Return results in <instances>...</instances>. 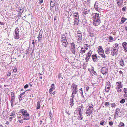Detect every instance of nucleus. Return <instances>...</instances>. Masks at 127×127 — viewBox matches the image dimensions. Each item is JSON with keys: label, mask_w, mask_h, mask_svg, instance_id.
Segmentation results:
<instances>
[{"label": "nucleus", "mask_w": 127, "mask_h": 127, "mask_svg": "<svg viewBox=\"0 0 127 127\" xmlns=\"http://www.w3.org/2000/svg\"><path fill=\"white\" fill-rule=\"evenodd\" d=\"M95 15L93 17V20L100 18L99 16V15L97 13H95Z\"/></svg>", "instance_id": "nucleus-17"}, {"label": "nucleus", "mask_w": 127, "mask_h": 127, "mask_svg": "<svg viewBox=\"0 0 127 127\" xmlns=\"http://www.w3.org/2000/svg\"><path fill=\"white\" fill-rule=\"evenodd\" d=\"M111 107H115V103H112L111 104Z\"/></svg>", "instance_id": "nucleus-55"}, {"label": "nucleus", "mask_w": 127, "mask_h": 127, "mask_svg": "<svg viewBox=\"0 0 127 127\" xmlns=\"http://www.w3.org/2000/svg\"><path fill=\"white\" fill-rule=\"evenodd\" d=\"M43 31L41 30L39 32L38 36V41H39L41 39L42 37V34Z\"/></svg>", "instance_id": "nucleus-14"}, {"label": "nucleus", "mask_w": 127, "mask_h": 127, "mask_svg": "<svg viewBox=\"0 0 127 127\" xmlns=\"http://www.w3.org/2000/svg\"><path fill=\"white\" fill-rule=\"evenodd\" d=\"M116 85L117 86V87L116 89H120L122 88L123 85L121 83V82H116Z\"/></svg>", "instance_id": "nucleus-8"}, {"label": "nucleus", "mask_w": 127, "mask_h": 127, "mask_svg": "<svg viewBox=\"0 0 127 127\" xmlns=\"http://www.w3.org/2000/svg\"><path fill=\"white\" fill-rule=\"evenodd\" d=\"M113 122H110L109 123V124L111 126L113 125Z\"/></svg>", "instance_id": "nucleus-61"}, {"label": "nucleus", "mask_w": 127, "mask_h": 127, "mask_svg": "<svg viewBox=\"0 0 127 127\" xmlns=\"http://www.w3.org/2000/svg\"><path fill=\"white\" fill-rule=\"evenodd\" d=\"M105 105L106 106H109V102H106L105 103Z\"/></svg>", "instance_id": "nucleus-48"}, {"label": "nucleus", "mask_w": 127, "mask_h": 127, "mask_svg": "<svg viewBox=\"0 0 127 127\" xmlns=\"http://www.w3.org/2000/svg\"><path fill=\"white\" fill-rule=\"evenodd\" d=\"M120 111V110L119 108H117L114 114L115 117H117L118 116L119 113Z\"/></svg>", "instance_id": "nucleus-15"}, {"label": "nucleus", "mask_w": 127, "mask_h": 127, "mask_svg": "<svg viewBox=\"0 0 127 127\" xmlns=\"http://www.w3.org/2000/svg\"><path fill=\"white\" fill-rule=\"evenodd\" d=\"M5 91L6 94H8L9 91V89L8 88L6 89L5 90Z\"/></svg>", "instance_id": "nucleus-46"}, {"label": "nucleus", "mask_w": 127, "mask_h": 127, "mask_svg": "<svg viewBox=\"0 0 127 127\" xmlns=\"http://www.w3.org/2000/svg\"><path fill=\"white\" fill-rule=\"evenodd\" d=\"M92 58L93 60L95 63L97 62L98 61L97 57L96 54H94L92 55Z\"/></svg>", "instance_id": "nucleus-9"}, {"label": "nucleus", "mask_w": 127, "mask_h": 127, "mask_svg": "<svg viewBox=\"0 0 127 127\" xmlns=\"http://www.w3.org/2000/svg\"><path fill=\"white\" fill-rule=\"evenodd\" d=\"M86 108L91 109H92V110H94L93 107V105H92V106H89V107L88 108L87 107Z\"/></svg>", "instance_id": "nucleus-42"}, {"label": "nucleus", "mask_w": 127, "mask_h": 127, "mask_svg": "<svg viewBox=\"0 0 127 127\" xmlns=\"http://www.w3.org/2000/svg\"><path fill=\"white\" fill-rule=\"evenodd\" d=\"M119 127H124V124L123 123L120 122L119 124Z\"/></svg>", "instance_id": "nucleus-37"}, {"label": "nucleus", "mask_w": 127, "mask_h": 127, "mask_svg": "<svg viewBox=\"0 0 127 127\" xmlns=\"http://www.w3.org/2000/svg\"><path fill=\"white\" fill-rule=\"evenodd\" d=\"M20 112L23 114L24 117H22L24 120H28L30 119L29 114L27 112V110L24 109H22L20 111Z\"/></svg>", "instance_id": "nucleus-1"}, {"label": "nucleus", "mask_w": 127, "mask_h": 127, "mask_svg": "<svg viewBox=\"0 0 127 127\" xmlns=\"http://www.w3.org/2000/svg\"><path fill=\"white\" fill-rule=\"evenodd\" d=\"M24 10L23 11H21V9H20V10L19 12V13L20 14V15H21V14L23 12Z\"/></svg>", "instance_id": "nucleus-58"}, {"label": "nucleus", "mask_w": 127, "mask_h": 127, "mask_svg": "<svg viewBox=\"0 0 127 127\" xmlns=\"http://www.w3.org/2000/svg\"><path fill=\"white\" fill-rule=\"evenodd\" d=\"M127 19L126 18H125L124 17H123L122 18L121 22H122V23H124L125 21L127 20Z\"/></svg>", "instance_id": "nucleus-35"}, {"label": "nucleus", "mask_w": 127, "mask_h": 127, "mask_svg": "<svg viewBox=\"0 0 127 127\" xmlns=\"http://www.w3.org/2000/svg\"><path fill=\"white\" fill-rule=\"evenodd\" d=\"M75 48V44L73 42L71 44L70 48Z\"/></svg>", "instance_id": "nucleus-36"}, {"label": "nucleus", "mask_w": 127, "mask_h": 127, "mask_svg": "<svg viewBox=\"0 0 127 127\" xmlns=\"http://www.w3.org/2000/svg\"><path fill=\"white\" fill-rule=\"evenodd\" d=\"M73 94H73V92H72L71 95V97L73 98L74 97V95H73Z\"/></svg>", "instance_id": "nucleus-63"}, {"label": "nucleus", "mask_w": 127, "mask_h": 127, "mask_svg": "<svg viewBox=\"0 0 127 127\" xmlns=\"http://www.w3.org/2000/svg\"><path fill=\"white\" fill-rule=\"evenodd\" d=\"M84 107L82 105H81L79 106L78 110L79 111V113L83 114V109Z\"/></svg>", "instance_id": "nucleus-11"}, {"label": "nucleus", "mask_w": 127, "mask_h": 127, "mask_svg": "<svg viewBox=\"0 0 127 127\" xmlns=\"http://www.w3.org/2000/svg\"><path fill=\"white\" fill-rule=\"evenodd\" d=\"M124 93H127V89L124 88Z\"/></svg>", "instance_id": "nucleus-49"}, {"label": "nucleus", "mask_w": 127, "mask_h": 127, "mask_svg": "<svg viewBox=\"0 0 127 127\" xmlns=\"http://www.w3.org/2000/svg\"><path fill=\"white\" fill-rule=\"evenodd\" d=\"M90 0H87V3L89 4H90Z\"/></svg>", "instance_id": "nucleus-62"}, {"label": "nucleus", "mask_w": 127, "mask_h": 127, "mask_svg": "<svg viewBox=\"0 0 127 127\" xmlns=\"http://www.w3.org/2000/svg\"><path fill=\"white\" fill-rule=\"evenodd\" d=\"M113 47L114 48H116L118 50L119 48L118 44L117 43H115L114 44Z\"/></svg>", "instance_id": "nucleus-29"}, {"label": "nucleus", "mask_w": 127, "mask_h": 127, "mask_svg": "<svg viewBox=\"0 0 127 127\" xmlns=\"http://www.w3.org/2000/svg\"><path fill=\"white\" fill-rule=\"evenodd\" d=\"M93 69H92V72L95 75H97V74L96 72L94 70L93 68Z\"/></svg>", "instance_id": "nucleus-39"}, {"label": "nucleus", "mask_w": 127, "mask_h": 127, "mask_svg": "<svg viewBox=\"0 0 127 127\" xmlns=\"http://www.w3.org/2000/svg\"><path fill=\"white\" fill-rule=\"evenodd\" d=\"M77 34H82V32L80 31H77Z\"/></svg>", "instance_id": "nucleus-51"}, {"label": "nucleus", "mask_w": 127, "mask_h": 127, "mask_svg": "<svg viewBox=\"0 0 127 127\" xmlns=\"http://www.w3.org/2000/svg\"><path fill=\"white\" fill-rule=\"evenodd\" d=\"M124 61L123 59H121L120 61V64L122 66H123L124 65Z\"/></svg>", "instance_id": "nucleus-34"}, {"label": "nucleus", "mask_w": 127, "mask_h": 127, "mask_svg": "<svg viewBox=\"0 0 127 127\" xmlns=\"http://www.w3.org/2000/svg\"><path fill=\"white\" fill-rule=\"evenodd\" d=\"M40 108V102L38 101L37 103L36 108L37 109H39Z\"/></svg>", "instance_id": "nucleus-32"}, {"label": "nucleus", "mask_w": 127, "mask_h": 127, "mask_svg": "<svg viewBox=\"0 0 127 127\" xmlns=\"http://www.w3.org/2000/svg\"><path fill=\"white\" fill-rule=\"evenodd\" d=\"M81 96H82L83 97H84V96H83V92H82V88H81V89L80 90H81Z\"/></svg>", "instance_id": "nucleus-59"}, {"label": "nucleus", "mask_w": 127, "mask_h": 127, "mask_svg": "<svg viewBox=\"0 0 127 127\" xmlns=\"http://www.w3.org/2000/svg\"><path fill=\"white\" fill-rule=\"evenodd\" d=\"M108 71V69L106 67H103L101 69V72L102 73L103 75H106Z\"/></svg>", "instance_id": "nucleus-6"}, {"label": "nucleus", "mask_w": 127, "mask_h": 127, "mask_svg": "<svg viewBox=\"0 0 127 127\" xmlns=\"http://www.w3.org/2000/svg\"><path fill=\"white\" fill-rule=\"evenodd\" d=\"M109 39L110 40H113V37L112 36H110L109 37Z\"/></svg>", "instance_id": "nucleus-57"}, {"label": "nucleus", "mask_w": 127, "mask_h": 127, "mask_svg": "<svg viewBox=\"0 0 127 127\" xmlns=\"http://www.w3.org/2000/svg\"><path fill=\"white\" fill-rule=\"evenodd\" d=\"M74 24L78 25L79 22V18L77 17V18H74Z\"/></svg>", "instance_id": "nucleus-16"}, {"label": "nucleus", "mask_w": 127, "mask_h": 127, "mask_svg": "<svg viewBox=\"0 0 127 127\" xmlns=\"http://www.w3.org/2000/svg\"><path fill=\"white\" fill-rule=\"evenodd\" d=\"M122 45L124 49L125 52L127 51V43L125 42H124L122 44Z\"/></svg>", "instance_id": "nucleus-13"}, {"label": "nucleus", "mask_w": 127, "mask_h": 127, "mask_svg": "<svg viewBox=\"0 0 127 127\" xmlns=\"http://www.w3.org/2000/svg\"><path fill=\"white\" fill-rule=\"evenodd\" d=\"M105 91L106 92H109V90L106 88V87H105Z\"/></svg>", "instance_id": "nucleus-54"}, {"label": "nucleus", "mask_w": 127, "mask_h": 127, "mask_svg": "<svg viewBox=\"0 0 127 127\" xmlns=\"http://www.w3.org/2000/svg\"><path fill=\"white\" fill-rule=\"evenodd\" d=\"M20 96V97L19 98V99L20 101H21L22 99V97L21 96L22 95H19Z\"/></svg>", "instance_id": "nucleus-64"}, {"label": "nucleus", "mask_w": 127, "mask_h": 127, "mask_svg": "<svg viewBox=\"0 0 127 127\" xmlns=\"http://www.w3.org/2000/svg\"><path fill=\"white\" fill-rule=\"evenodd\" d=\"M107 86H108L110 87L111 86V84L110 83L109 81H108L106 83V87Z\"/></svg>", "instance_id": "nucleus-40"}, {"label": "nucleus", "mask_w": 127, "mask_h": 127, "mask_svg": "<svg viewBox=\"0 0 127 127\" xmlns=\"http://www.w3.org/2000/svg\"><path fill=\"white\" fill-rule=\"evenodd\" d=\"M74 100L73 98L71 97L70 99V104L71 106H73L74 103H73Z\"/></svg>", "instance_id": "nucleus-25"}, {"label": "nucleus", "mask_w": 127, "mask_h": 127, "mask_svg": "<svg viewBox=\"0 0 127 127\" xmlns=\"http://www.w3.org/2000/svg\"><path fill=\"white\" fill-rule=\"evenodd\" d=\"M39 3L40 4L42 3L43 2V0H39Z\"/></svg>", "instance_id": "nucleus-60"}, {"label": "nucleus", "mask_w": 127, "mask_h": 127, "mask_svg": "<svg viewBox=\"0 0 127 127\" xmlns=\"http://www.w3.org/2000/svg\"><path fill=\"white\" fill-rule=\"evenodd\" d=\"M86 51V50L85 49V48L83 47L81 48V50L80 51V53L82 54L84 53Z\"/></svg>", "instance_id": "nucleus-26"}, {"label": "nucleus", "mask_w": 127, "mask_h": 127, "mask_svg": "<svg viewBox=\"0 0 127 127\" xmlns=\"http://www.w3.org/2000/svg\"><path fill=\"white\" fill-rule=\"evenodd\" d=\"M21 118V117H18L19 119V122L21 123H23V122L22 121V120H20V118Z\"/></svg>", "instance_id": "nucleus-44"}, {"label": "nucleus", "mask_w": 127, "mask_h": 127, "mask_svg": "<svg viewBox=\"0 0 127 127\" xmlns=\"http://www.w3.org/2000/svg\"><path fill=\"white\" fill-rule=\"evenodd\" d=\"M125 101V100L124 99H122L120 101V102L121 103H124Z\"/></svg>", "instance_id": "nucleus-43"}, {"label": "nucleus", "mask_w": 127, "mask_h": 127, "mask_svg": "<svg viewBox=\"0 0 127 127\" xmlns=\"http://www.w3.org/2000/svg\"><path fill=\"white\" fill-rule=\"evenodd\" d=\"M7 75L8 76H10V75H11V72H10V71H8L7 72Z\"/></svg>", "instance_id": "nucleus-50"}, {"label": "nucleus", "mask_w": 127, "mask_h": 127, "mask_svg": "<svg viewBox=\"0 0 127 127\" xmlns=\"http://www.w3.org/2000/svg\"><path fill=\"white\" fill-rule=\"evenodd\" d=\"M116 1H117V4L118 5H121L123 2V0H116Z\"/></svg>", "instance_id": "nucleus-27"}, {"label": "nucleus", "mask_w": 127, "mask_h": 127, "mask_svg": "<svg viewBox=\"0 0 127 127\" xmlns=\"http://www.w3.org/2000/svg\"><path fill=\"white\" fill-rule=\"evenodd\" d=\"M82 114H81L79 113L78 115L77 116V118L78 120H82L83 118V116L82 115Z\"/></svg>", "instance_id": "nucleus-18"}, {"label": "nucleus", "mask_w": 127, "mask_h": 127, "mask_svg": "<svg viewBox=\"0 0 127 127\" xmlns=\"http://www.w3.org/2000/svg\"><path fill=\"white\" fill-rule=\"evenodd\" d=\"M89 12V11L87 9H85L83 11V14L86 15V14H88Z\"/></svg>", "instance_id": "nucleus-30"}, {"label": "nucleus", "mask_w": 127, "mask_h": 127, "mask_svg": "<svg viewBox=\"0 0 127 127\" xmlns=\"http://www.w3.org/2000/svg\"><path fill=\"white\" fill-rule=\"evenodd\" d=\"M61 40L62 42L64 41H66V42H67V41L65 36H64V37H62L61 39Z\"/></svg>", "instance_id": "nucleus-33"}, {"label": "nucleus", "mask_w": 127, "mask_h": 127, "mask_svg": "<svg viewBox=\"0 0 127 127\" xmlns=\"http://www.w3.org/2000/svg\"><path fill=\"white\" fill-rule=\"evenodd\" d=\"M126 7L125 6L124 7L122 8V10L123 11H125L126 10Z\"/></svg>", "instance_id": "nucleus-47"}, {"label": "nucleus", "mask_w": 127, "mask_h": 127, "mask_svg": "<svg viewBox=\"0 0 127 127\" xmlns=\"http://www.w3.org/2000/svg\"><path fill=\"white\" fill-rule=\"evenodd\" d=\"M52 113L51 112H49V116L50 117V119H51V118H52Z\"/></svg>", "instance_id": "nucleus-53"}, {"label": "nucleus", "mask_w": 127, "mask_h": 127, "mask_svg": "<svg viewBox=\"0 0 127 127\" xmlns=\"http://www.w3.org/2000/svg\"><path fill=\"white\" fill-rule=\"evenodd\" d=\"M86 111L85 112L87 116H90V115L92 114L93 110L92 109H89L86 108Z\"/></svg>", "instance_id": "nucleus-12"}, {"label": "nucleus", "mask_w": 127, "mask_h": 127, "mask_svg": "<svg viewBox=\"0 0 127 127\" xmlns=\"http://www.w3.org/2000/svg\"><path fill=\"white\" fill-rule=\"evenodd\" d=\"M104 123L103 120L101 121L100 123V124L101 125H103Z\"/></svg>", "instance_id": "nucleus-52"}, {"label": "nucleus", "mask_w": 127, "mask_h": 127, "mask_svg": "<svg viewBox=\"0 0 127 127\" xmlns=\"http://www.w3.org/2000/svg\"><path fill=\"white\" fill-rule=\"evenodd\" d=\"M15 101V97H11L10 100V103L12 107H13L14 106L13 102Z\"/></svg>", "instance_id": "nucleus-20"}, {"label": "nucleus", "mask_w": 127, "mask_h": 127, "mask_svg": "<svg viewBox=\"0 0 127 127\" xmlns=\"http://www.w3.org/2000/svg\"><path fill=\"white\" fill-rule=\"evenodd\" d=\"M15 34H14V38L15 39H18L19 38V32L18 28L17 27L16 28L15 30Z\"/></svg>", "instance_id": "nucleus-3"}, {"label": "nucleus", "mask_w": 127, "mask_h": 127, "mask_svg": "<svg viewBox=\"0 0 127 127\" xmlns=\"http://www.w3.org/2000/svg\"><path fill=\"white\" fill-rule=\"evenodd\" d=\"M100 23V18L93 20V24L95 26L99 25Z\"/></svg>", "instance_id": "nucleus-5"}, {"label": "nucleus", "mask_w": 127, "mask_h": 127, "mask_svg": "<svg viewBox=\"0 0 127 127\" xmlns=\"http://www.w3.org/2000/svg\"><path fill=\"white\" fill-rule=\"evenodd\" d=\"M111 53L112 55L113 56L115 55H117L118 54V49L116 48H111Z\"/></svg>", "instance_id": "nucleus-4"}, {"label": "nucleus", "mask_w": 127, "mask_h": 127, "mask_svg": "<svg viewBox=\"0 0 127 127\" xmlns=\"http://www.w3.org/2000/svg\"><path fill=\"white\" fill-rule=\"evenodd\" d=\"M70 49L73 54L75 55V48H70Z\"/></svg>", "instance_id": "nucleus-31"}, {"label": "nucleus", "mask_w": 127, "mask_h": 127, "mask_svg": "<svg viewBox=\"0 0 127 127\" xmlns=\"http://www.w3.org/2000/svg\"><path fill=\"white\" fill-rule=\"evenodd\" d=\"M110 47H109V48L108 47V48H105V51L106 53L107 54H108L109 53V51H110Z\"/></svg>", "instance_id": "nucleus-22"}, {"label": "nucleus", "mask_w": 127, "mask_h": 127, "mask_svg": "<svg viewBox=\"0 0 127 127\" xmlns=\"http://www.w3.org/2000/svg\"><path fill=\"white\" fill-rule=\"evenodd\" d=\"M77 37L82 38V34H77Z\"/></svg>", "instance_id": "nucleus-41"}, {"label": "nucleus", "mask_w": 127, "mask_h": 127, "mask_svg": "<svg viewBox=\"0 0 127 127\" xmlns=\"http://www.w3.org/2000/svg\"><path fill=\"white\" fill-rule=\"evenodd\" d=\"M89 36H91V37H93L94 36V34L93 33H91L90 32H89Z\"/></svg>", "instance_id": "nucleus-45"}, {"label": "nucleus", "mask_w": 127, "mask_h": 127, "mask_svg": "<svg viewBox=\"0 0 127 127\" xmlns=\"http://www.w3.org/2000/svg\"><path fill=\"white\" fill-rule=\"evenodd\" d=\"M98 48L97 50V51L98 53V52H104V50L102 48V47L101 46H99L98 47Z\"/></svg>", "instance_id": "nucleus-23"}, {"label": "nucleus", "mask_w": 127, "mask_h": 127, "mask_svg": "<svg viewBox=\"0 0 127 127\" xmlns=\"http://www.w3.org/2000/svg\"><path fill=\"white\" fill-rule=\"evenodd\" d=\"M28 87V84H27L25 85L24 87V88L25 89L27 88Z\"/></svg>", "instance_id": "nucleus-56"}, {"label": "nucleus", "mask_w": 127, "mask_h": 127, "mask_svg": "<svg viewBox=\"0 0 127 127\" xmlns=\"http://www.w3.org/2000/svg\"><path fill=\"white\" fill-rule=\"evenodd\" d=\"M73 17L74 18H77V17H79V14L77 12H75L73 13Z\"/></svg>", "instance_id": "nucleus-21"}, {"label": "nucleus", "mask_w": 127, "mask_h": 127, "mask_svg": "<svg viewBox=\"0 0 127 127\" xmlns=\"http://www.w3.org/2000/svg\"><path fill=\"white\" fill-rule=\"evenodd\" d=\"M99 4L97 2H96L94 4V7L95 9L99 12L100 10H101L102 9L100 8Z\"/></svg>", "instance_id": "nucleus-7"}, {"label": "nucleus", "mask_w": 127, "mask_h": 127, "mask_svg": "<svg viewBox=\"0 0 127 127\" xmlns=\"http://www.w3.org/2000/svg\"><path fill=\"white\" fill-rule=\"evenodd\" d=\"M99 55H100L102 58L104 59L106 57V56L104 53H102V54L99 53Z\"/></svg>", "instance_id": "nucleus-38"}, {"label": "nucleus", "mask_w": 127, "mask_h": 127, "mask_svg": "<svg viewBox=\"0 0 127 127\" xmlns=\"http://www.w3.org/2000/svg\"><path fill=\"white\" fill-rule=\"evenodd\" d=\"M55 0H51L50 6L52 7H53L55 6Z\"/></svg>", "instance_id": "nucleus-19"}, {"label": "nucleus", "mask_w": 127, "mask_h": 127, "mask_svg": "<svg viewBox=\"0 0 127 127\" xmlns=\"http://www.w3.org/2000/svg\"><path fill=\"white\" fill-rule=\"evenodd\" d=\"M77 86L73 83L71 85V89L72 90V91L73 92V94H76L77 92L78 91Z\"/></svg>", "instance_id": "nucleus-2"}, {"label": "nucleus", "mask_w": 127, "mask_h": 127, "mask_svg": "<svg viewBox=\"0 0 127 127\" xmlns=\"http://www.w3.org/2000/svg\"><path fill=\"white\" fill-rule=\"evenodd\" d=\"M91 54L92 53H90V51L86 55L87 57L85 58L86 62H87L90 59Z\"/></svg>", "instance_id": "nucleus-10"}, {"label": "nucleus", "mask_w": 127, "mask_h": 127, "mask_svg": "<svg viewBox=\"0 0 127 127\" xmlns=\"http://www.w3.org/2000/svg\"><path fill=\"white\" fill-rule=\"evenodd\" d=\"M62 43L64 47H66L67 44H68V42L66 41H64L63 42H62Z\"/></svg>", "instance_id": "nucleus-28"}, {"label": "nucleus", "mask_w": 127, "mask_h": 127, "mask_svg": "<svg viewBox=\"0 0 127 127\" xmlns=\"http://www.w3.org/2000/svg\"><path fill=\"white\" fill-rule=\"evenodd\" d=\"M76 38H77V42L79 44H80L81 42V41L82 40V38H79V37H76Z\"/></svg>", "instance_id": "nucleus-24"}]
</instances>
